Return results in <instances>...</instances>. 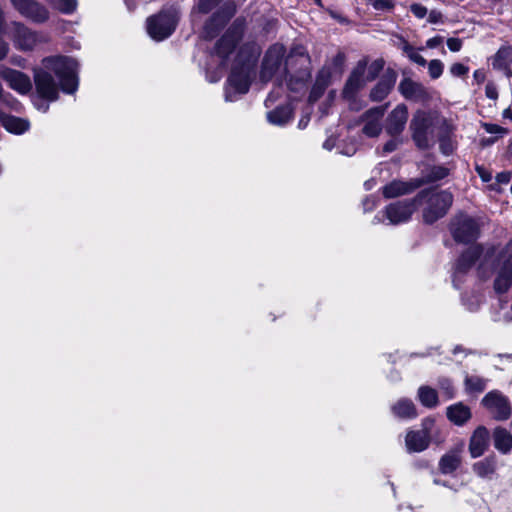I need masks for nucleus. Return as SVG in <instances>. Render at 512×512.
I'll list each match as a JSON object with an SVG mask.
<instances>
[{
    "mask_svg": "<svg viewBox=\"0 0 512 512\" xmlns=\"http://www.w3.org/2000/svg\"><path fill=\"white\" fill-rule=\"evenodd\" d=\"M496 249L494 247L488 248L486 251L479 246H471L464 252L458 259L454 271V284L460 275L466 273L471 266L483 256V260L479 266V274L481 277L488 276L485 268L491 262L493 271L495 273L494 290L501 294L506 293L512 284V239L506 246L494 257Z\"/></svg>",
    "mask_w": 512,
    "mask_h": 512,
    "instance_id": "1",
    "label": "nucleus"
},
{
    "mask_svg": "<svg viewBox=\"0 0 512 512\" xmlns=\"http://www.w3.org/2000/svg\"><path fill=\"white\" fill-rule=\"evenodd\" d=\"M77 62L68 57H47L42 67L34 70V81L37 94L47 101H55L59 95V87L52 74L59 79L60 87L65 93H74L78 87Z\"/></svg>",
    "mask_w": 512,
    "mask_h": 512,
    "instance_id": "2",
    "label": "nucleus"
},
{
    "mask_svg": "<svg viewBox=\"0 0 512 512\" xmlns=\"http://www.w3.org/2000/svg\"><path fill=\"white\" fill-rule=\"evenodd\" d=\"M437 117L431 112L417 110L411 119L412 138L420 149H428L435 143L434 129Z\"/></svg>",
    "mask_w": 512,
    "mask_h": 512,
    "instance_id": "3",
    "label": "nucleus"
},
{
    "mask_svg": "<svg viewBox=\"0 0 512 512\" xmlns=\"http://www.w3.org/2000/svg\"><path fill=\"white\" fill-rule=\"evenodd\" d=\"M415 199H417V203L423 200L426 202L423 219L429 224L442 218L453 202V196L450 192L436 190L423 191Z\"/></svg>",
    "mask_w": 512,
    "mask_h": 512,
    "instance_id": "4",
    "label": "nucleus"
},
{
    "mask_svg": "<svg viewBox=\"0 0 512 512\" xmlns=\"http://www.w3.org/2000/svg\"><path fill=\"white\" fill-rule=\"evenodd\" d=\"M176 11H163L147 19V32L156 41L169 37L176 26Z\"/></svg>",
    "mask_w": 512,
    "mask_h": 512,
    "instance_id": "5",
    "label": "nucleus"
},
{
    "mask_svg": "<svg viewBox=\"0 0 512 512\" xmlns=\"http://www.w3.org/2000/svg\"><path fill=\"white\" fill-rule=\"evenodd\" d=\"M12 26L14 45L19 50L30 51L48 41L47 35L33 31L20 22H13Z\"/></svg>",
    "mask_w": 512,
    "mask_h": 512,
    "instance_id": "6",
    "label": "nucleus"
},
{
    "mask_svg": "<svg viewBox=\"0 0 512 512\" xmlns=\"http://www.w3.org/2000/svg\"><path fill=\"white\" fill-rule=\"evenodd\" d=\"M251 64L245 63L239 70L234 68L228 78L225 98L227 101H234L235 94H245L250 86Z\"/></svg>",
    "mask_w": 512,
    "mask_h": 512,
    "instance_id": "7",
    "label": "nucleus"
},
{
    "mask_svg": "<svg viewBox=\"0 0 512 512\" xmlns=\"http://www.w3.org/2000/svg\"><path fill=\"white\" fill-rule=\"evenodd\" d=\"M451 231L455 241L469 243L478 237L479 226L474 219L461 214L452 222Z\"/></svg>",
    "mask_w": 512,
    "mask_h": 512,
    "instance_id": "8",
    "label": "nucleus"
},
{
    "mask_svg": "<svg viewBox=\"0 0 512 512\" xmlns=\"http://www.w3.org/2000/svg\"><path fill=\"white\" fill-rule=\"evenodd\" d=\"M417 209V199L397 201L388 205L384 215L389 224L398 225L407 222Z\"/></svg>",
    "mask_w": 512,
    "mask_h": 512,
    "instance_id": "9",
    "label": "nucleus"
},
{
    "mask_svg": "<svg viewBox=\"0 0 512 512\" xmlns=\"http://www.w3.org/2000/svg\"><path fill=\"white\" fill-rule=\"evenodd\" d=\"M12 6L25 18L35 23L49 19L48 10L35 0H10Z\"/></svg>",
    "mask_w": 512,
    "mask_h": 512,
    "instance_id": "10",
    "label": "nucleus"
},
{
    "mask_svg": "<svg viewBox=\"0 0 512 512\" xmlns=\"http://www.w3.org/2000/svg\"><path fill=\"white\" fill-rule=\"evenodd\" d=\"M434 425L433 419H425L422 423V430L409 431L405 438L406 448L409 452H421L425 450L430 442V429Z\"/></svg>",
    "mask_w": 512,
    "mask_h": 512,
    "instance_id": "11",
    "label": "nucleus"
},
{
    "mask_svg": "<svg viewBox=\"0 0 512 512\" xmlns=\"http://www.w3.org/2000/svg\"><path fill=\"white\" fill-rule=\"evenodd\" d=\"M284 56V48L280 45L272 46L263 60L260 79L263 82L271 80L279 71Z\"/></svg>",
    "mask_w": 512,
    "mask_h": 512,
    "instance_id": "12",
    "label": "nucleus"
},
{
    "mask_svg": "<svg viewBox=\"0 0 512 512\" xmlns=\"http://www.w3.org/2000/svg\"><path fill=\"white\" fill-rule=\"evenodd\" d=\"M401 95L410 101L427 102L431 99L430 91L420 82L404 77L398 86Z\"/></svg>",
    "mask_w": 512,
    "mask_h": 512,
    "instance_id": "13",
    "label": "nucleus"
},
{
    "mask_svg": "<svg viewBox=\"0 0 512 512\" xmlns=\"http://www.w3.org/2000/svg\"><path fill=\"white\" fill-rule=\"evenodd\" d=\"M482 403L497 420H505L511 415L508 400L497 391L488 393Z\"/></svg>",
    "mask_w": 512,
    "mask_h": 512,
    "instance_id": "14",
    "label": "nucleus"
},
{
    "mask_svg": "<svg viewBox=\"0 0 512 512\" xmlns=\"http://www.w3.org/2000/svg\"><path fill=\"white\" fill-rule=\"evenodd\" d=\"M0 77L6 81L11 89L20 94H27L32 88L30 78L18 70L0 67Z\"/></svg>",
    "mask_w": 512,
    "mask_h": 512,
    "instance_id": "15",
    "label": "nucleus"
},
{
    "mask_svg": "<svg viewBox=\"0 0 512 512\" xmlns=\"http://www.w3.org/2000/svg\"><path fill=\"white\" fill-rule=\"evenodd\" d=\"M407 119V107L404 104L397 105L386 118V132L391 136L400 135L406 126Z\"/></svg>",
    "mask_w": 512,
    "mask_h": 512,
    "instance_id": "16",
    "label": "nucleus"
},
{
    "mask_svg": "<svg viewBox=\"0 0 512 512\" xmlns=\"http://www.w3.org/2000/svg\"><path fill=\"white\" fill-rule=\"evenodd\" d=\"M385 113V107H375L369 109L363 115V133L369 137H376L382 130L381 119Z\"/></svg>",
    "mask_w": 512,
    "mask_h": 512,
    "instance_id": "17",
    "label": "nucleus"
},
{
    "mask_svg": "<svg viewBox=\"0 0 512 512\" xmlns=\"http://www.w3.org/2000/svg\"><path fill=\"white\" fill-rule=\"evenodd\" d=\"M366 73V62L359 61L353 72L351 73L345 88L343 90V94L345 97L350 98L354 95V93L363 87L369 80L365 76Z\"/></svg>",
    "mask_w": 512,
    "mask_h": 512,
    "instance_id": "18",
    "label": "nucleus"
},
{
    "mask_svg": "<svg viewBox=\"0 0 512 512\" xmlns=\"http://www.w3.org/2000/svg\"><path fill=\"white\" fill-rule=\"evenodd\" d=\"M489 432L484 426H479L472 434L469 452L473 458L480 457L488 447Z\"/></svg>",
    "mask_w": 512,
    "mask_h": 512,
    "instance_id": "19",
    "label": "nucleus"
},
{
    "mask_svg": "<svg viewBox=\"0 0 512 512\" xmlns=\"http://www.w3.org/2000/svg\"><path fill=\"white\" fill-rule=\"evenodd\" d=\"M240 35L238 31H228L216 44L215 54L220 58L221 64L224 63L228 55L234 50Z\"/></svg>",
    "mask_w": 512,
    "mask_h": 512,
    "instance_id": "20",
    "label": "nucleus"
},
{
    "mask_svg": "<svg viewBox=\"0 0 512 512\" xmlns=\"http://www.w3.org/2000/svg\"><path fill=\"white\" fill-rule=\"evenodd\" d=\"M464 444L461 443L451 451L447 452L443 455L439 461V469L444 474H449L454 472L461 463V452L463 450Z\"/></svg>",
    "mask_w": 512,
    "mask_h": 512,
    "instance_id": "21",
    "label": "nucleus"
},
{
    "mask_svg": "<svg viewBox=\"0 0 512 512\" xmlns=\"http://www.w3.org/2000/svg\"><path fill=\"white\" fill-rule=\"evenodd\" d=\"M420 183L411 181V182H402V181H393L390 184L384 186L383 195L386 198H395L401 195H405L411 193L417 187H419Z\"/></svg>",
    "mask_w": 512,
    "mask_h": 512,
    "instance_id": "22",
    "label": "nucleus"
},
{
    "mask_svg": "<svg viewBox=\"0 0 512 512\" xmlns=\"http://www.w3.org/2000/svg\"><path fill=\"white\" fill-rule=\"evenodd\" d=\"M0 122L8 132L13 134H22L30 127L28 120L3 113H0Z\"/></svg>",
    "mask_w": 512,
    "mask_h": 512,
    "instance_id": "23",
    "label": "nucleus"
},
{
    "mask_svg": "<svg viewBox=\"0 0 512 512\" xmlns=\"http://www.w3.org/2000/svg\"><path fill=\"white\" fill-rule=\"evenodd\" d=\"M446 415L452 423L461 426L471 418V411L463 403H456L447 408Z\"/></svg>",
    "mask_w": 512,
    "mask_h": 512,
    "instance_id": "24",
    "label": "nucleus"
},
{
    "mask_svg": "<svg viewBox=\"0 0 512 512\" xmlns=\"http://www.w3.org/2000/svg\"><path fill=\"white\" fill-rule=\"evenodd\" d=\"M391 410L395 417L401 419H413L417 416L416 407L410 399L398 400L392 405Z\"/></svg>",
    "mask_w": 512,
    "mask_h": 512,
    "instance_id": "25",
    "label": "nucleus"
},
{
    "mask_svg": "<svg viewBox=\"0 0 512 512\" xmlns=\"http://www.w3.org/2000/svg\"><path fill=\"white\" fill-rule=\"evenodd\" d=\"M395 84L394 76H384L371 90L370 97L374 101L383 100L392 90Z\"/></svg>",
    "mask_w": 512,
    "mask_h": 512,
    "instance_id": "26",
    "label": "nucleus"
},
{
    "mask_svg": "<svg viewBox=\"0 0 512 512\" xmlns=\"http://www.w3.org/2000/svg\"><path fill=\"white\" fill-rule=\"evenodd\" d=\"M292 118V108L289 105L277 107L267 113V120L272 125L283 126Z\"/></svg>",
    "mask_w": 512,
    "mask_h": 512,
    "instance_id": "27",
    "label": "nucleus"
},
{
    "mask_svg": "<svg viewBox=\"0 0 512 512\" xmlns=\"http://www.w3.org/2000/svg\"><path fill=\"white\" fill-rule=\"evenodd\" d=\"M494 445L497 450L507 453L512 448V435L503 428H496L494 431Z\"/></svg>",
    "mask_w": 512,
    "mask_h": 512,
    "instance_id": "28",
    "label": "nucleus"
},
{
    "mask_svg": "<svg viewBox=\"0 0 512 512\" xmlns=\"http://www.w3.org/2000/svg\"><path fill=\"white\" fill-rule=\"evenodd\" d=\"M234 14V9L229 8L225 15H215L204 27V34L207 38H212L216 32L224 23Z\"/></svg>",
    "mask_w": 512,
    "mask_h": 512,
    "instance_id": "29",
    "label": "nucleus"
},
{
    "mask_svg": "<svg viewBox=\"0 0 512 512\" xmlns=\"http://www.w3.org/2000/svg\"><path fill=\"white\" fill-rule=\"evenodd\" d=\"M418 399L423 406L428 408H434L438 405L437 391L429 386L419 387Z\"/></svg>",
    "mask_w": 512,
    "mask_h": 512,
    "instance_id": "30",
    "label": "nucleus"
},
{
    "mask_svg": "<svg viewBox=\"0 0 512 512\" xmlns=\"http://www.w3.org/2000/svg\"><path fill=\"white\" fill-rule=\"evenodd\" d=\"M496 470L495 460L492 458H485L476 462L473 465V471L481 478H489Z\"/></svg>",
    "mask_w": 512,
    "mask_h": 512,
    "instance_id": "31",
    "label": "nucleus"
},
{
    "mask_svg": "<svg viewBox=\"0 0 512 512\" xmlns=\"http://www.w3.org/2000/svg\"><path fill=\"white\" fill-rule=\"evenodd\" d=\"M510 61H512V48L502 47L494 56L492 65L496 69H506Z\"/></svg>",
    "mask_w": 512,
    "mask_h": 512,
    "instance_id": "32",
    "label": "nucleus"
},
{
    "mask_svg": "<svg viewBox=\"0 0 512 512\" xmlns=\"http://www.w3.org/2000/svg\"><path fill=\"white\" fill-rule=\"evenodd\" d=\"M50 5L64 14L72 13L77 7L76 0H50Z\"/></svg>",
    "mask_w": 512,
    "mask_h": 512,
    "instance_id": "33",
    "label": "nucleus"
},
{
    "mask_svg": "<svg viewBox=\"0 0 512 512\" xmlns=\"http://www.w3.org/2000/svg\"><path fill=\"white\" fill-rule=\"evenodd\" d=\"M466 388L471 392H481L486 387V381L478 376L466 378Z\"/></svg>",
    "mask_w": 512,
    "mask_h": 512,
    "instance_id": "34",
    "label": "nucleus"
},
{
    "mask_svg": "<svg viewBox=\"0 0 512 512\" xmlns=\"http://www.w3.org/2000/svg\"><path fill=\"white\" fill-rule=\"evenodd\" d=\"M403 50L411 61L417 63L420 66L426 65L427 62L425 58L420 55L412 46L405 44Z\"/></svg>",
    "mask_w": 512,
    "mask_h": 512,
    "instance_id": "35",
    "label": "nucleus"
},
{
    "mask_svg": "<svg viewBox=\"0 0 512 512\" xmlns=\"http://www.w3.org/2000/svg\"><path fill=\"white\" fill-rule=\"evenodd\" d=\"M444 65L438 60L434 59L428 63V72L432 79H438L443 73Z\"/></svg>",
    "mask_w": 512,
    "mask_h": 512,
    "instance_id": "36",
    "label": "nucleus"
},
{
    "mask_svg": "<svg viewBox=\"0 0 512 512\" xmlns=\"http://www.w3.org/2000/svg\"><path fill=\"white\" fill-rule=\"evenodd\" d=\"M383 65L384 62L382 60H375L368 68L366 67L367 75L365 74V76L367 77V80L372 81L375 79L378 73L383 69Z\"/></svg>",
    "mask_w": 512,
    "mask_h": 512,
    "instance_id": "37",
    "label": "nucleus"
},
{
    "mask_svg": "<svg viewBox=\"0 0 512 512\" xmlns=\"http://www.w3.org/2000/svg\"><path fill=\"white\" fill-rule=\"evenodd\" d=\"M440 150L445 155H450L454 151L455 145L450 137L440 138Z\"/></svg>",
    "mask_w": 512,
    "mask_h": 512,
    "instance_id": "38",
    "label": "nucleus"
},
{
    "mask_svg": "<svg viewBox=\"0 0 512 512\" xmlns=\"http://www.w3.org/2000/svg\"><path fill=\"white\" fill-rule=\"evenodd\" d=\"M331 79V72L329 68L324 67L320 72L318 73V76L316 78L317 84H322L323 87H327L330 83Z\"/></svg>",
    "mask_w": 512,
    "mask_h": 512,
    "instance_id": "39",
    "label": "nucleus"
},
{
    "mask_svg": "<svg viewBox=\"0 0 512 512\" xmlns=\"http://www.w3.org/2000/svg\"><path fill=\"white\" fill-rule=\"evenodd\" d=\"M325 87H323L322 84H317L315 83L311 92H310V95H309V101L311 103L317 101L321 96L322 94L324 93L325 91Z\"/></svg>",
    "mask_w": 512,
    "mask_h": 512,
    "instance_id": "40",
    "label": "nucleus"
},
{
    "mask_svg": "<svg viewBox=\"0 0 512 512\" xmlns=\"http://www.w3.org/2000/svg\"><path fill=\"white\" fill-rule=\"evenodd\" d=\"M410 10L414 14V16L419 19H422L427 15V8L418 3H413L410 6Z\"/></svg>",
    "mask_w": 512,
    "mask_h": 512,
    "instance_id": "41",
    "label": "nucleus"
},
{
    "mask_svg": "<svg viewBox=\"0 0 512 512\" xmlns=\"http://www.w3.org/2000/svg\"><path fill=\"white\" fill-rule=\"evenodd\" d=\"M469 71V68L461 63H454L451 67H450V72L453 76H463L465 74H467Z\"/></svg>",
    "mask_w": 512,
    "mask_h": 512,
    "instance_id": "42",
    "label": "nucleus"
},
{
    "mask_svg": "<svg viewBox=\"0 0 512 512\" xmlns=\"http://www.w3.org/2000/svg\"><path fill=\"white\" fill-rule=\"evenodd\" d=\"M485 131L490 134H506L507 129L497 124L485 123L483 125Z\"/></svg>",
    "mask_w": 512,
    "mask_h": 512,
    "instance_id": "43",
    "label": "nucleus"
},
{
    "mask_svg": "<svg viewBox=\"0 0 512 512\" xmlns=\"http://www.w3.org/2000/svg\"><path fill=\"white\" fill-rule=\"evenodd\" d=\"M440 388L445 392L447 398H452L454 394L452 383L449 379H442L439 381Z\"/></svg>",
    "mask_w": 512,
    "mask_h": 512,
    "instance_id": "44",
    "label": "nucleus"
},
{
    "mask_svg": "<svg viewBox=\"0 0 512 512\" xmlns=\"http://www.w3.org/2000/svg\"><path fill=\"white\" fill-rule=\"evenodd\" d=\"M447 46L452 52H458L462 48V40L459 38H449Z\"/></svg>",
    "mask_w": 512,
    "mask_h": 512,
    "instance_id": "45",
    "label": "nucleus"
},
{
    "mask_svg": "<svg viewBox=\"0 0 512 512\" xmlns=\"http://www.w3.org/2000/svg\"><path fill=\"white\" fill-rule=\"evenodd\" d=\"M428 21L432 24H438L443 22V15L438 10H431L428 15Z\"/></svg>",
    "mask_w": 512,
    "mask_h": 512,
    "instance_id": "46",
    "label": "nucleus"
},
{
    "mask_svg": "<svg viewBox=\"0 0 512 512\" xmlns=\"http://www.w3.org/2000/svg\"><path fill=\"white\" fill-rule=\"evenodd\" d=\"M448 175V169L444 167H436L432 170L431 179L432 180H439Z\"/></svg>",
    "mask_w": 512,
    "mask_h": 512,
    "instance_id": "47",
    "label": "nucleus"
},
{
    "mask_svg": "<svg viewBox=\"0 0 512 512\" xmlns=\"http://www.w3.org/2000/svg\"><path fill=\"white\" fill-rule=\"evenodd\" d=\"M476 172L484 182H489L492 179V174L483 166H476Z\"/></svg>",
    "mask_w": 512,
    "mask_h": 512,
    "instance_id": "48",
    "label": "nucleus"
},
{
    "mask_svg": "<svg viewBox=\"0 0 512 512\" xmlns=\"http://www.w3.org/2000/svg\"><path fill=\"white\" fill-rule=\"evenodd\" d=\"M282 92V88L281 87H278L276 89H274L267 97L266 101H265V105L266 107H270L271 104H273L276 99L280 96Z\"/></svg>",
    "mask_w": 512,
    "mask_h": 512,
    "instance_id": "49",
    "label": "nucleus"
},
{
    "mask_svg": "<svg viewBox=\"0 0 512 512\" xmlns=\"http://www.w3.org/2000/svg\"><path fill=\"white\" fill-rule=\"evenodd\" d=\"M375 9H391L393 8V2L391 0H375L373 4Z\"/></svg>",
    "mask_w": 512,
    "mask_h": 512,
    "instance_id": "50",
    "label": "nucleus"
},
{
    "mask_svg": "<svg viewBox=\"0 0 512 512\" xmlns=\"http://www.w3.org/2000/svg\"><path fill=\"white\" fill-rule=\"evenodd\" d=\"M485 93L488 98L493 99V100L497 99V97H498V91H497L495 85L492 83H488L486 85Z\"/></svg>",
    "mask_w": 512,
    "mask_h": 512,
    "instance_id": "51",
    "label": "nucleus"
},
{
    "mask_svg": "<svg viewBox=\"0 0 512 512\" xmlns=\"http://www.w3.org/2000/svg\"><path fill=\"white\" fill-rule=\"evenodd\" d=\"M496 179L501 184H507L511 180V173L508 172V171H504V172L498 173L497 176H496Z\"/></svg>",
    "mask_w": 512,
    "mask_h": 512,
    "instance_id": "52",
    "label": "nucleus"
},
{
    "mask_svg": "<svg viewBox=\"0 0 512 512\" xmlns=\"http://www.w3.org/2000/svg\"><path fill=\"white\" fill-rule=\"evenodd\" d=\"M442 41H443L442 37L436 36V37L428 39L426 42V46L428 48H436L442 43Z\"/></svg>",
    "mask_w": 512,
    "mask_h": 512,
    "instance_id": "53",
    "label": "nucleus"
},
{
    "mask_svg": "<svg viewBox=\"0 0 512 512\" xmlns=\"http://www.w3.org/2000/svg\"><path fill=\"white\" fill-rule=\"evenodd\" d=\"M473 77L477 83H483L486 78L485 71L482 69H478L474 72Z\"/></svg>",
    "mask_w": 512,
    "mask_h": 512,
    "instance_id": "54",
    "label": "nucleus"
},
{
    "mask_svg": "<svg viewBox=\"0 0 512 512\" xmlns=\"http://www.w3.org/2000/svg\"><path fill=\"white\" fill-rule=\"evenodd\" d=\"M198 7H199V10H200L201 12H203V13H207V12H209V11H210V9H211V5H210L209 0H201V1L199 2V6H198Z\"/></svg>",
    "mask_w": 512,
    "mask_h": 512,
    "instance_id": "55",
    "label": "nucleus"
},
{
    "mask_svg": "<svg viewBox=\"0 0 512 512\" xmlns=\"http://www.w3.org/2000/svg\"><path fill=\"white\" fill-rule=\"evenodd\" d=\"M8 53V45L7 43L0 38V60L5 58Z\"/></svg>",
    "mask_w": 512,
    "mask_h": 512,
    "instance_id": "56",
    "label": "nucleus"
},
{
    "mask_svg": "<svg viewBox=\"0 0 512 512\" xmlns=\"http://www.w3.org/2000/svg\"><path fill=\"white\" fill-rule=\"evenodd\" d=\"M398 145V141L397 140H390L389 142H387L384 146V151L385 152H392L396 149Z\"/></svg>",
    "mask_w": 512,
    "mask_h": 512,
    "instance_id": "57",
    "label": "nucleus"
},
{
    "mask_svg": "<svg viewBox=\"0 0 512 512\" xmlns=\"http://www.w3.org/2000/svg\"><path fill=\"white\" fill-rule=\"evenodd\" d=\"M34 105L38 110H41L42 112H47L49 109V105L43 102L35 101Z\"/></svg>",
    "mask_w": 512,
    "mask_h": 512,
    "instance_id": "58",
    "label": "nucleus"
},
{
    "mask_svg": "<svg viewBox=\"0 0 512 512\" xmlns=\"http://www.w3.org/2000/svg\"><path fill=\"white\" fill-rule=\"evenodd\" d=\"M288 85H289V88L291 90H297L298 91V90H301V89H303L305 87V82L303 80L297 81L296 87H294L292 85V81H290Z\"/></svg>",
    "mask_w": 512,
    "mask_h": 512,
    "instance_id": "59",
    "label": "nucleus"
},
{
    "mask_svg": "<svg viewBox=\"0 0 512 512\" xmlns=\"http://www.w3.org/2000/svg\"><path fill=\"white\" fill-rule=\"evenodd\" d=\"M309 120H310V118H309L308 116H304V117H302V118L299 120V122H298V127H299L300 129H304V128H306V127H307V125H308V123H309Z\"/></svg>",
    "mask_w": 512,
    "mask_h": 512,
    "instance_id": "60",
    "label": "nucleus"
},
{
    "mask_svg": "<svg viewBox=\"0 0 512 512\" xmlns=\"http://www.w3.org/2000/svg\"><path fill=\"white\" fill-rule=\"evenodd\" d=\"M335 145V141L334 139L330 138V139H327L324 144H323V147L327 150H332L333 147Z\"/></svg>",
    "mask_w": 512,
    "mask_h": 512,
    "instance_id": "61",
    "label": "nucleus"
},
{
    "mask_svg": "<svg viewBox=\"0 0 512 512\" xmlns=\"http://www.w3.org/2000/svg\"><path fill=\"white\" fill-rule=\"evenodd\" d=\"M4 30V12L0 8V35L3 33Z\"/></svg>",
    "mask_w": 512,
    "mask_h": 512,
    "instance_id": "62",
    "label": "nucleus"
},
{
    "mask_svg": "<svg viewBox=\"0 0 512 512\" xmlns=\"http://www.w3.org/2000/svg\"><path fill=\"white\" fill-rule=\"evenodd\" d=\"M503 117L504 118L512 119V111L509 108L505 109L504 112H503Z\"/></svg>",
    "mask_w": 512,
    "mask_h": 512,
    "instance_id": "63",
    "label": "nucleus"
},
{
    "mask_svg": "<svg viewBox=\"0 0 512 512\" xmlns=\"http://www.w3.org/2000/svg\"><path fill=\"white\" fill-rule=\"evenodd\" d=\"M12 63L15 64V65H18V66H23L21 59L13 58L12 59Z\"/></svg>",
    "mask_w": 512,
    "mask_h": 512,
    "instance_id": "64",
    "label": "nucleus"
}]
</instances>
